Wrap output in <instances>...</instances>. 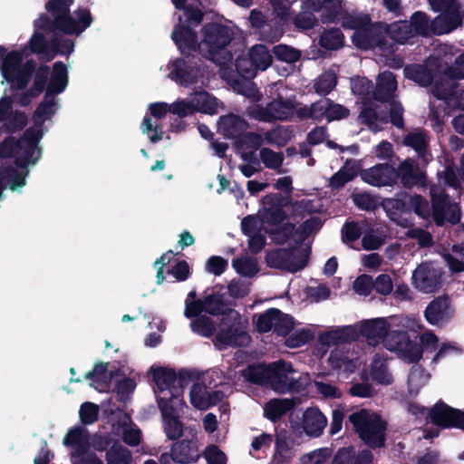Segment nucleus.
Here are the masks:
<instances>
[{"label": "nucleus", "mask_w": 464, "mask_h": 464, "mask_svg": "<svg viewBox=\"0 0 464 464\" xmlns=\"http://www.w3.org/2000/svg\"><path fill=\"white\" fill-rule=\"evenodd\" d=\"M368 378L382 384H390L392 382V377L389 373L386 359L383 356L376 354L368 370Z\"/></svg>", "instance_id": "obj_36"}, {"label": "nucleus", "mask_w": 464, "mask_h": 464, "mask_svg": "<svg viewBox=\"0 0 464 464\" xmlns=\"http://www.w3.org/2000/svg\"><path fill=\"white\" fill-rule=\"evenodd\" d=\"M395 318H374L362 321L354 325L357 327L358 337L363 336L370 343H382L386 349L394 352L407 362L419 361L422 356L421 348L410 340L406 333L392 330L395 325Z\"/></svg>", "instance_id": "obj_7"}, {"label": "nucleus", "mask_w": 464, "mask_h": 464, "mask_svg": "<svg viewBox=\"0 0 464 464\" xmlns=\"http://www.w3.org/2000/svg\"><path fill=\"white\" fill-rule=\"evenodd\" d=\"M74 0H47L45 9L51 18L41 14L34 23V34L27 47L31 53L41 58L50 61L55 54H70L74 48V42L60 35L61 33L68 35L79 36L92 23L89 10L78 8L72 14L70 7Z\"/></svg>", "instance_id": "obj_1"}, {"label": "nucleus", "mask_w": 464, "mask_h": 464, "mask_svg": "<svg viewBox=\"0 0 464 464\" xmlns=\"http://www.w3.org/2000/svg\"><path fill=\"white\" fill-rule=\"evenodd\" d=\"M202 312L210 314H226L215 338V345L218 349L249 343L250 337L246 331V323L237 311L227 309L221 295L211 294L203 300H195V292H190L185 301V316H197Z\"/></svg>", "instance_id": "obj_5"}, {"label": "nucleus", "mask_w": 464, "mask_h": 464, "mask_svg": "<svg viewBox=\"0 0 464 464\" xmlns=\"http://www.w3.org/2000/svg\"><path fill=\"white\" fill-rule=\"evenodd\" d=\"M195 111L216 114L219 106L218 100L207 92H195L191 94Z\"/></svg>", "instance_id": "obj_37"}, {"label": "nucleus", "mask_w": 464, "mask_h": 464, "mask_svg": "<svg viewBox=\"0 0 464 464\" xmlns=\"http://www.w3.org/2000/svg\"><path fill=\"white\" fill-rule=\"evenodd\" d=\"M274 53L276 57L285 63H295L301 57L298 50L285 44H279L274 47Z\"/></svg>", "instance_id": "obj_56"}, {"label": "nucleus", "mask_w": 464, "mask_h": 464, "mask_svg": "<svg viewBox=\"0 0 464 464\" xmlns=\"http://www.w3.org/2000/svg\"><path fill=\"white\" fill-rule=\"evenodd\" d=\"M322 224L319 218H312L299 226L295 232V244H304V239L311 234L318 231Z\"/></svg>", "instance_id": "obj_47"}, {"label": "nucleus", "mask_w": 464, "mask_h": 464, "mask_svg": "<svg viewBox=\"0 0 464 464\" xmlns=\"http://www.w3.org/2000/svg\"><path fill=\"white\" fill-rule=\"evenodd\" d=\"M407 78L414 81L420 85L426 86L432 81L430 72L421 66H410L404 70Z\"/></svg>", "instance_id": "obj_51"}, {"label": "nucleus", "mask_w": 464, "mask_h": 464, "mask_svg": "<svg viewBox=\"0 0 464 464\" xmlns=\"http://www.w3.org/2000/svg\"><path fill=\"white\" fill-rule=\"evenodd\" d=\"M282 198L278 194H269L263 198L262 208L260 209L261 218L255 216H248L241 222V227L248 239L249 249L257 253L265 246V223L277 224L285 218V212L282 210Z\"/></svg>", "instance_id": "obj_8"}, {"label": "nucleus", "mask_w": 464, "mask_h": 464, "mask_svg": "<svg viewBox=\"0 0 464 464\" xmlns=\"http://www.w3.org/2000/svg\"><path fill=\"white\" fill-rule=\"evenodd\" d=\"M358 338V331L355 326L330 330L319 335V342L324 345H333L342 342H348Z\"/></svg>", "instance_id": "obj_33"}, {"label": "nucleus", "mask_w": 464, "mask_h": 464, "mask_svg": "<svg viewBox=\"0 0 464 464\" xmlns=\"http://www.w3.org/2000/svg\"><path fill=\"white\" fill-rule=\"evenodd\" d=\"M428 140L425 133L421 131L411 132L404 139V144L413 148L425 161L428 160L426 146Z\"/></svg>", "instance_id": "obj_48"}, {"label": "nucleus", "mask_w": 464, "mask_h": 464, "mask_svg": "<svg viewBox=\"0 0 464 464\" xmlns=\"http://www.w3.org/2000/svg\"><path fill=\"white\" fill-rule=\"evenodd\" d=\"M261 372L269 380L272 388L278 392H285L293 386V379L288 376L293 372V368L284 361L270 363L263 369L250 366L243 372V375L246 379L257 382L260 379L256 374Z\"/></svg>", "instance_id": "obj_13"}, {"label": "nucleus", "mask_w": 464, "mask_h": 464, "mask_svg": "<svg viewBox=\"0 0 464 464\" xmlns=\"http://www.w3.org/2000/svg\"><path fill=\"white\" fill-rule=\"evenodd\" d=\"M433 423L443 428H459L464 430V413L444 403L436 404L430 412Z\"/></svg>", "instance_id": "obj_25"}, {"label": "nucleus", "mask_w": 464, "mask_h": 464, "mask_svg": "<svg viewBox=\"0 0 464 464\" xmlns=\"http://www.w3.org/2000/svg\"><path fill=\"white\" fill-rule=\"evenodd\" d=\"M285 336V344L290 348H295L305 344L313 338V332L305 328H294V324L289 329L287 334H283Z\"/></svg>", "instance_id": "obj_42"}, {"label": "nucleus", "mask_w": 464, "mask_h": 464, "mask_svg": "<svg viewBox=\"0 0 464 464\" xmlns=\"http://www.w3.org/2000/svg\"><path fill=\"white\" fill-rule=\"evenodd\" d=\"M0 200L3 198V190L8 187L12 190H17L25 185V177L28 174L27 168L35 163L20 165L16 162L14 156H0Z\"/></svg>", "instance_id": "obj_19"}, {"label": "nucleus", "mask_w": 464, "mask_h": 464, "mask_svg": "<svg viewBox=\"0 0 464 464\" xmlns=\"http://www.w3.org/2000/svg\"><path fill=\"white\" fill-rule=\"evenodd\" d=\"M429 3L434 11L442 12L430 23L433 34L450 33L461 24L463 14L455 0H429Z\"/></svg>", "instance_id": "obj_17"}, {"label": "nucleus", "mask_w": 464, "mask_h": 464, "mask_svg": "<svg viewBox=\"0 0 464 464\" xmlns=\"http://www.w3.org/2000/svg\"><path fill=\"white\" fill-rule=\"evenodd\" d=\"M362 122L368 125L372 131H378L382 129V125L389 121L386 114L377 111V107L368 106L364 103V108L359 116Z\"/></svg>", "instance_id": "obj_38"}, {"label": "nucleus", "mask_w": 464, "mask_h": 464, "mask_svg": "<svg viewBox=\"0 0 464 464\" xmlns=\"http://www.w3.org/2000/svg\"><path fill=\"white\" fill-rule=\"evenodd\" d=\"M229 382L222 378L221 372L218 370L208 371L199 376L189 391L190 403L198 410H207L220 402L224 398V392L216 390L218 385L227 384Z\"/></svg>", "instance_id": "obj_10"}, {"label": "nucleus", "mask_w": 464, "mask_h": 464, "mask_svg": "<svg viewBox=\"0 0 464 464\" xmlns=\"http://www.w3.org/2000/svg\"><path fill=\"white\" fill-rule=\"evenodd\" d=\"M107 363H98L93 370L86 373L85 378L91 380L90 386L99 392H105L112 387L120 396L125 400L135 389L136 382L132 377H127L122 371H108Z\"/></svg>", "instance_id": "obj_11"}, {"label": "nucleus", "mask_w": 464, "mask_h": 464, "mask_svg": "<svg viewBox=\"0 0 464 464\" xmlns=\"http://www.w3.org/2000/svg\"><path fill=\"white\" fill-rule=\"evenodd\" d=\"M326 423L325 416L317 408H309L303 415V428L311 437L320 436Z\"/></svg>", "instance_id": "obj_32"}, {"label": "nucleus", "mask_w": 464, "mask_h": 464, "mask_svg": "<svg viewBox=\"0 0 464 464\" xmlns=\"http://www.w3.org/2000/svg\"><path fill=\"white\" fill-rule=\"evenodd\" d=\"M243 143L253 150L250 152H242L241 157L248 162L258 163L255 151L264 143V138L258 133L250 132L243 137Z\"/></svg>", "instance_id": "obj_46"}, {"label": "nucleus", "mask_w": 464, "mask_h": 464, "mask_svg": "<svg viewBox=\"0 0 464 464\" xmlns=\"http://www.w3.org/2000/svg\"><path fill=\"white\" fill-rule=\"evenodd\" d=\"M169 70V78L185 88H200L207 83L205 70L185 59L170 61Z\"/></svg>", "instance_id": "obj_18"}, {"label": "nucleus", "mask_w": 464, "mask_h": 464, "mask_svg": "<svg viewBox=\"0 0 464 464\" xmlns=\"http://www.w3.org/2000/svg\"><path fill=\"white\" fill-rule=\"evenodd\" d=\"M396 177L393 168L387 164H379L361 172L364 182L376 187L391 186L395 182Z\"/></svg>", "instance_id": "obj_30"}, {"label": "nucleus", "mask_w": 464, "mask_h": 464, "mask_svg": "<svg viewBox=\"0 0 464 464\" xmlns=\"http://www.w3.org/2000/svg\"><path fill=\"white\" fill-rule=\"evenodd\" d=\"M359 168L360 166L356 161L347 160L345 166L331 178L330 186L333 188H342L356 175Z\"/></svg>", "instance_id": "obj_40"}, {"label": "nucleus", "mask_w": 464, "mask_h": 464, "mask_svg": "<svg viewBox=\"0 0 464 464\" xmlns=\"http://www.w3.org/2000/svg\"><path fill=\"white\" fill-rule=\"evenodd\" d=\"M199 453L197 443L194 440H182L172 448L171 455L162 454L160 462L169 464L170 461L178 463H189L198 459Z\"/></svg>", "instance_id": "obj_26"}, {"label": "nucleus", "mask_w": 464, "mask_h": 464, "mask_svg": "<svg viewBox=\"0 0 464 464\" xmlns=\"http://www.w3.org/2000/svg\"><path fill=\"white\" fill-rule=\"evenodd\" d=\"M290 249L283 248L271 251L266 256V263L275 268L296 272L303 269L310 256L311 248L308 244H295Z\"/></svg>", "instance_id": "obj_14"}, {"label": "nucleus", "mask_w": 464, "mask_h": 464, "mask_svg": "<svg viewBox=\"0 0 464 464\" xmlns=\"http://www.w3.org/2000/svg\"><path fill=\"white\" fill-rule=\"evenodd\" d=\"M232 266L236 272L242 276L252 277L256 276L259 268L256 258L242 256L233 260Z\"/></svg>", "instance_id": "obj_44"}, {"label": "nucleus", "mask_w": 464, "mask_h": 464, "mask_svg": "<svg viewBox=\"0 0 464 464\" xmlns=\"http://www.w3.org/2000/svg\"><path fill=\"white\" fill-rule=\"evenodd\" d=\"M336 82L334 72L327 71L317 78L314 88L317 93L327 94L335 87Z\"/></svg>", "instance_id": "obj_52"}, {"label": "nucleus", "mask_w": 464, "mask_h": 464, "mask_svg": "<svg viewBox=\"0 0 464 464\" xmlns=\"http://www.w3.org/2000/svg\"><path fill=\"white\" fill-rule=\"evenodd\" d=\"M351 86L353 92L355 95L360 96L362 100L367 99L372 93L371 82L364 77L353 78L351 81Z\"/></svg>", "instance_id": "obj_63"}, {"label": "nucleus", "mask_w": 464, "mask_h": 464, "mask_svg": "<svg viewBox=\"0 0 464 464\" xmlns=\"http://www.w3.org/2000/svg\"><path fill=\"white\" fill-rule=\"evenodd\" d=\"M392 39L405 44L416 35H427L432 33L427 15L421 12L414 13L411 21H398L384 28Z\"/></svg>", "instance_id": "obj_16"}, {"label": "nucleus", "mask_w": 464, "mask_h": 464, "mask_svg": "<svg viewBox=\"0 0 464 464\" xmlns=\"http://www.w3.org/2000/svg\"><path fill=\"white\" fill-rule=\"evenodd\" d=\"M405 203L409 206V208H412L418 216L423 218L429 217V204L420 196H411L405 199Z\"/></svg>", "instance_id": "obj_62"}, {"label": "nucleus", "mask_w": 464, "mask_h": 464, "mask_svg": "<svg viewBox=\"0 0 464 464\" xmlns=\"http://www.w3.org/2000/svg\"><path fill=\"white\" fill-rule=\"evenodd\" d=\"M12 99L5 96L0 99V122L8 131L14 132L26 125L27 117L24 113L12 110Z\"/></svg>", "instance_id": "obj_29"}, {"label": "nucleus", "mask_w": 464, "mask_h": 464, "mask_svg": "<svg viewBox=\"0 0 464 464\" xmlns=\"http://www.w3.org/2000/svg\"><path fill=\"white\" fill-rule=\"evenodd\" d=\"M293 406L294 403L291 400L274 399L266 404L264 408V414L266 418L271 420H276L285 414L290 409L293 408Z\"/></svg>", "instance_id": "obj_39"}, {"label": "nucleus", "mask_w": 464, "mask_h": 464, "mask_svg": "<svg viewBox=\"0 0 464 464\" xmlns=\"http://www.w3.org/2000/svg\"><path fill=\"white\" fill-rule=\"evenodd\" d=\"M448 80L445 83H436L433 93L439 99L448 100L456 94L453 79H464V53L455 61L454 66L447 72Z\"/></svg>", "instance_id": "obj_27"}, {"label": "nucleus", "mask_w": 464, "mask_h": 464, "mask_svg": "<svg viewBox=\"0 0 464 464\" xmlns=\"http://www.w3.org/2000/svg\"><path fill=\"white\" fill-rule=\"evenodd\" d=\"M155 383V394L162 413L164 428L169 439H177L182 434V425L178 414L185 407L183 391L194 381L195 374L188 370L178 374L170 368L151 366L149 370Z\"/></svg>", "instance_id": "obj_4"}, {"label": "nucleus", "mask_w": 464, "mask_h": 464, "mask_svg": "<svg viewBox=\"0 0 464 464\" xmlns=\"http://www.w3.org/2000/svg\"><path fill=\"white\" fill-rule=\"evenodd\" d=\"M68 84V71L66 66L57 62L53 64L46 92L41 104L34 115V126L28 129L21 140L8 137L0 144V156L14 155L20 165L36 163L42 155L40 140L47 128L44 123L51 120L58 110L59 105L54 95L62 93Z\"/></svg>", "instance_id": "obj_2"}, {"label": "nucleus", "mask_w": 464, "mask_h": 464, "mask_svg": "<svg viewBox=\"0 0 464 464\" xmlns=\"http://www.w3.org/2000/svg\"><path fill=\"white\" fill-rule=\"evenodd\" d=\"M292 325L293 318L275 308L259 314L256 320V329L262 333L274 329L278 334H285Z\"/></svg>", "instance_id": "obj_23"}, {"label": "nucleus", "mask_w": 464, "mask_h": 464, "mask_svg": "<svg viewBox=\"0 0 464 464\" xmlns=\"http://www.w3.org/2000/svg\"><path fill=\"white\" fill-rule=\"evenodd\" d=\"M183 14L179 17V24L174 27L171 38L183 54L198 51L203 56L217 63H225L230 59L226 48L235 35L231 23L219 21L208 23L200 30L199 41L191 30L202 20V12L198 8L183 7Z\"/></svg>", "instance_id": "obj_3"}, {"label": "nucleus", "mask_w": 464, "mask_h": 464, "mask_svg": "<svg viewBox=\"0 0 464 464\" xmlns=\"http://www.w3.org/2000/svg\"><path fill=\"white\" fill-rule=\"evenodd\" d=\"M289 140L288 130L283 127L274 128L265 133L264 141L272 145L282 146Z\"/></svg>", "instance_id": "obj_57"}, {"label": "nucleus", "mask_w": 464, "mask_h": 464, "mask_svg": "<svg viewBox=\"0 0 464 464\" xmlns=\"http://www.w3.org/2000/svg\"><path fill=\"white\" fill-rule=\"evenodd\" d=\"M371 19L368 14L362 13L346 14L342 18L343 26L345 28L353 29V43L361 49H368L374 42L375 38L362 37V33L365 26L369 24Z\"/></svg>", "instance_id": "obj_24"}, {"label": "nucleus", "mask_w": 464, "mask_h": 464, "mask_svg": "<svg viewBox=\"0 0 464 464\" xmlns=\"http://www.w3.org/2000/svg\"><path fill=\"white\" fill-rule=\"evenodd\" d=\"M453 314L447 297H438L429 304L424 311L426 321L436 326H440L448 322Z\"/></svg>", "instance_id": "obj_28"}, {"label": "nucleus", "mask_w": 464, "mask_h": 464, "mask_svg": "<svg viewBox=\"0 0 464 464\" xmlns=\"http://www.w3.org/2000/svg\"><path fill=\"white\" fill-rule=\"evenodd\" d=\"M444 259L452 272L464 271V246H453L451 253L445 254Z\"/></svg>", "instance_id": "obj_50"}, {"label": "nucleus", "mask_w": 464, "mask_h": 464, "mask_svg": "<svg viewBox=\"0 0 464 464\" xmlns=\"http://www.w3.org/2000/svg\"><path fill=\"white\" fill-rule=\"evenodd\" d=\"M331 455L327 448L318 449L301 457L302 464H322L326 461Z\"/></svg>", "instance_id": "obj_64"}, {"label": "nucleus", "mask_w": 464, "mask_h": 464, "mask_svg": "<svg viewBox=\"0 0 464 464\" xmlns=\"http://www.w3.org/2000/svg\"><path fill=\"white\" fill-rule=\"evenodd\" d=\"M444 182L449 186L459 188L464 183V155L461 158V166L458 173L453 169L448 168L444 173Z\"/></svg>", "instance_id": "obj_61"}, {"label": "nucleus", "mask_w": 464, "mask_h": 464, "mask_svg": "<svg viewBox=\"0 0 464 464\" xmlns=\"http://www.w3.org/2000/svg\"><path fill=\"white\" fill-rule=\"evenodd\" d=\"M441 275L440 267L434 263L424 262L413 271L411 284L420 292L434 293L440 287Z\"/></svg>", "instance_id": "obj_21"}, {"label": "nucleus", "mask_w": 464, "mask_h": 464, "mask_svg": "<svg viewBox=\"0 0 464 464\" xmlns=\"http://www.w3.org/2000/svg\"><path fill=\"white\" fill-rule=\"evenodd\" d=\"M397 89V82L394 75L390 72H384L378 76L376 91L373 97L378 101H384L391 98Z\"/></svg>", "instance_id": "obj_35"}, {"label": "nucleus", "mask_w": 464, "mask_h": 464, "mask_svg": "<svg viewBox=\"0 0 464 464\" xmlns=\"http://www.w3.org/2000/svg\"><path fill=\"white\" fill-rule=\"evenodd\" d=\"M117 431L122 433L123 440L129 445L135 446L140 443V431L135 425L130 423L128 416H122L121 425Z\"/></svg>", "instance_id": "obj_45"}, {"label": "nucleus", "mask_w": 464, "mask_h": 464, "mask_svg": "<svg viewBox=\"0 0 464 464\" xmlns=\"http://www.w3.org/2000/svg\"><path fill=\"white\" fill-rule=\"evenodd\" d=\"M303 9L318 11L324 9L323 23H331L338 19L342 10V0H305Z\"/></svg>", "instance_id": "obj_31"}, {"label": "nucleus", "mask_w": 464, "mask_h": 464, "mask_svg": "<svg viewBox=\"0 0 464 464\" xmlns=\"http://www.w3.org/2000/svg\"><path fill=\"white\" fill-rule=\"evenodd\" d=\"M190 325L193 332L203 336L208 337L214 333V325L211 320L205 315H197Z\"/></svg>", "instance_id": "obj_59"}, {"label": "nucleus", "mask_w": 464, "mask_h": 464, "mask_svg": "<svg viewBox=\"0 0 464 464\" xmlns=\"http://www.w3.org/2000/svg\"><path fill=\"white\" fill-rule=\"evenodd\" d=\"M343 35L339 29L324 31L320 37L322 47L329 50H335L343 45Z\"/></svg>", "instance_id": "obj_49"}, {"label": "nucleus", "mask_w": 464, "mask_h": 464, "mask_svg": "<svg viewBox=\"0 0 464 464\" xmlns=\"http://www.w3.org/2000/svg\"><path fill=\"white\" fill-rule=\"evenodd\" d=\"M130 452L121 445H114L107 452L108 464H130Z\"/></svg>", "instance_id": "obj_54"}, {"label": "nucleus", "mask_w": 464, "mask_h": 464, "mask_svg": "<svg viewBox=\"0 0 464 464\" xmlns=\"http://www.w3.org/2000/svg\"><path fill=\"white\" fill-rule=\"evenodd\" d=\"M295 227L290 223H286L272 231L271 237L277 244H285L287 242L295 244Z\"/></svg>", "instance_id": "obj_53"}, {"label": "nucleus", "mask_w": 464, "mask_h": 464, "mask_svg": "<svg viewBox=\"0 0 464 464\" xmlns=\"http://www.w3.org/2000/svg\"><path fill=\"white\" fill-rule=\"evenodd\" d=\"M360 438L371 447H381L384 441L385 423L375 413L360 410L349 416Z\"/></svg>", "instance_id": "obj_12"}, {"label": "nucleus", "mask_w": 464, "mask_h": 464, "mask_svg": "<svg viewBox=\"0 0 464 464\" xmlns=\"http://www.w3.org/2000/svg\"><path fill=\"white\" fill-rule=\"evenodd\" d=\"M63 443L71 449L72 464H102V460L91 452V437L84 428L77 426L70 429Z\"/></svg>", "instance_id": "obj_15"}, {"label": "nucleus", "mask_w": 464, "mask_h": 464, "mask_svg": "<svg viewBox=\"0 0 464 464\" xmlns=\"http://www.w3.org/2000/svg\"><path fill=\"white\" fill-rule=\"evenodd\" d=\"M272 63L273 56L265 44H259L252 46L248 50L246 57L239 58L237 61V69L246 81L242 83L236 82L234 89L242 95L255 98L256 89L250 79L256 76L258 70L265 71L269 68Z\"/></svg>", "instance_id": "obj_9"}, {"label": "nucleus", "mask_w": 464, "mask_h": 464, "mask_svg": "<svg viewBox=\"0 0 464 464\" xmlns=\"http://www.w3.org/2000/svg\"><path fill=\"white\" fill-rule=\"evenodd\" d=\"M99 406L92 402H84L79 410V417L83 424H92L95 422L99 415Z\"/></svg>", "instance_id": "obj_58"}, {"label": "nucleus", "mask_w": 464, "mask_h": 464, "mask_svg": "<svg viewBox=\"0 0 464 464\" xmlns=\"http://www.w3.org/2000/svg\"><path fill=\"white\" fill-rule=\"evenodd\" d=\"M246 128V121L234 114L223 116L218 121V130L227 137H237Z\"/></svg>", "instance_id": "obj_34"}, {"label": "nucleus", "mask_w": 464, "mask_h": 464, "mask_svg": "<svg viewBox=\"0 0 464 464\" xmlns=\"http://www.w3.org/2000/svg\"><path fill=\"white\" fill-rule=\"evenodd\" d=\"M432 199L433 218L438 225L445 221L457 223L460 219V212L456 203L450 201L443 190L439 187H432L430 189Z\"/></svg>", "instance_id": "obj_22"}, {"label": "nucleus", "mask_w": 464, "mask_h": 464, "mask_svg": "<svg viewBox=\"0 0 464 464\" xmlns=\"http://www.w3.org/2000/svg\"><path fill=\"white\" fill-rule=\"evenodd\" d=\"M25 51V48L8 51L5 46H0L2 84L7 82L11 85V89L17 92V99L22 105H27L43 92L50 73L47 66L39 67L34 72L32 87L26 92H21L27 86L34 69L33 60L24 62Z\"/></svg>", "instance_id": "obj_6"}, {"label": "nucleus", "mask_w": 464, "mask_h": 464, "mask_svg": "<svg viewBox=\"0 0 464 464\" xmlns=\"http://www.w3.org/2000/svg\"><path fill=\"white\" fill-rule=\"evenodd\" d=\"M430 374L420 366H413L410 372L408 378L409 392L416 395L420 389L423 387L429 381Z\"/></svg>", "instance_id": "obj_43"}, {"label": "nucleus", "mask_w": 464, "mask_h": 464, "mask_svg": "<svg viewBox=\"0 0 464 464\" xmlns=\"http://www.w3.org/2000/svg\"><path fill=\"white\" fill-rule=\"evenodd\" d=\"M402 182L406 186H412L422 182L423 174L415 167L411 160L403 161L398 171Z\"/></svg>", "instance_id": "obj_41"}, {"label": "nucleus", "mask_w": 464, "mask_h": 464, "mask_svg": "<svg viewBox=\"0 0 464 464\" xmlns=\"http://www.w3.org/2000/svg\"><path fill=\"white\" fill-rule=\"evenodd\" d=\"M259 155L262 162L268 169H277L284 161L283 153L274 151L267 148L262 149Z\"/></svg>", "instance_id": "obj_55"}, {"label": "nucleus", "mask_w": 464, "mask_h": 464, "mask_svg": "<svg viewBox=\"0 0 464 464\" xmlns=\"http://www.w3.org/2000/svg\"><path fill=\"white\" fill-rule=\"evenodd\" d=\"M169 105L170 112L179 117H186L196 112L191 95L188 99L178 100Z\"/></svg>", "instance_id": "obj_60"}, {"label": "nucleus", "mask_w": 464, "mask_h": 464, "mask_svg": "<svg viewBox=\"0 0 464 464\" xmlns=\"http://www.w3.org/2000/svg\"><path fill=\"white\" fill-rule=\"evenodd\" d=\"M295 100L275 99L266 107L254 105L248 110V114L261 121H286L294 116Z\"/></svg>", "instance_id": "obj_20"}]
</instances>
